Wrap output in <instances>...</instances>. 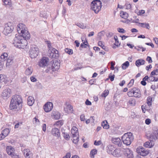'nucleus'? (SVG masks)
Instances as JSON below:
<instances>
[{
  "mask_svg": "<svg viewBox=\"0 0 158 158\" xmlns=\"http://www.w3.org/2000/svg\"><path fill=\"white\" fill-rule=\"evenodd\" d=\"M22 102V99L20 96L18 95L13 96L10 105V109L11 110L17 109L21 106Z\"/></svg>",
  "mask_w": 158,
  "mask_h": 158,
  "instance_id": "obj_1",
  "label": "nucleus"
},
{
  "mask_svg": "<svg viewBox=\"0 0 158 158\" xmlns=\"http://www.w3.org/2000/svg\"><path fill=\"white\" fill-rule=\"evenodd\" d=\"M17 31L19 34H22L23 38L26 39H29L30 35L25 25L23 23H20L17 26Z\"/></svg>",
  "mask_w": 158,
  "mask_h": 158,
  "instance_id": "obj_2",
  "label": "nucleus"
},
{
  "mask_svg": "<svg viewBox=\"0 0 158 158\" xmlns=\"http://www.w3.org/2000/svg\"><path fill=\"white\" fill-rule=\"evenodd\" d=\"M121 139L123 143L127 146H128L133 141L134 138L132 134L129 132L124 134L122 137Z\"/></svg>",
  "mask_w": 158,
  "mask_h": 158,
  "instance_id": "obj_3",
  "label": "nucleus"
},
{
  "mask_svg": "<svg viewBox=\"0 0 158 158\" xmlns=\"http://www.w3.org/2000/svg\"><path fill=\"white\" fill-rule=\"evenodd\" d=\"M102 2L99 0H94L91 4V9L95 13H98L101 10Z\"/></svg>",
  "mask_w": 158,
  "mask_h": 158,
  "instance_id": "obj_4",
  "label": "nucleus"
},
{
  "mask_svg": "<svg viewBox=\"0 0 158 158\" xmlns=\"http://www.w3.org/2000/svg\"><path fill=\"white\" fill-rule=\"evenodd\" d=\"M127 95L130 97L139 98L141 96V92L138 88H133L129 90L127 92Z\"/></svg>",
  "mask_w": 158,
  "mask_h": 158,
  "instance_id": "obj_5",
  "label": "nucleus"
},
{
  "mask_svg": "<svg viewBox=\"0 0 158 158\" xmlns=\"http://www.w3.org/2000/svg\"><path fill=\"white\" fill-rule=\"evenodd\" d=\"M39 49L35 45H31L29 51V55L31 58L36 57L39 53Z\"/></svg>",
  "mask_w": 158,
  "mask_h": 158,
  "instance_id": "obj_6",
  "label": "nucleus"
},
{
  "mask_svg": "<svg viewBox=\"0 0 158 158\" xmlns=\"http://www.w3.org/2000/svg\"><path fill=\"white\" fill-rule=\"evenodd\" d=\"M14 27L12 23L10 22L5 24L3 33L4 34L7 35L11 33L13 31Z\"/></svg>",
  "mask_w": 158,
  "mask_h": 158,
  "instance_id": "obj_7",
  "label": "nucleus"
},
{
  "mask_svg": "<svg viewBox=\"0 0 158 158\" xmlns=\"http://www.w3.org/2000/svg\"><path fill=\"white\" fill-rule=\"evenodd\" d=\"M137 153L142 156H145L149 153V151L142 147H139L136 149Z\"/></svg>",
  "mask_w": 158,
  "mask_h": 158,
  "instance_id": "obj_8",
  "label": "nucleus"
},
{
  "mask_svg": "<svg viewBox=\"0 0 158 158\" xmlns=\"http://www.w3.org/2000/svg\"><path fill=\"white\" fill-rule=\"evenodd\" d=\"M11 95V91L9 88L6 89L3 91L1 94V97L4 99H7L9 98Z\"/></svg>",
  "mask_w": 158,
  "mask_h": 158,
  "instance_id": "obj_9",
  "label": "nucleus"
},
{
  "mask_svg": "<svg viewBox=\"0 0 158 158\" xmlns=\"http://www.w3.org/2000/svg\"><path fill=\"white\" fill-rule=\"evenodd\" d=\"M48 62L49 59L48 58L44 57L40 60L38 64L40 67H44L48 66Z\"/></svg>",
  "mask_w": 158,
  "mask_h": 158,
  "instance_id": "obj_10",
  "label": "nucleus"
},
{
  "mask_svg": "<svg viewBox=\"0 0 158 158\" xmlns=\"http://www.w3.org/2000/svg\"><path fill=\"white\" fill-rule=\"evenodd\" d=\"M53 107V104L51 102H48L44 106V110L46 112H48L51 111Z\"/></svg>",
  "mask_w": 158,
  "mask_h": 158,
  "instance_id": "obj_11",
  "label": "nucleus"
},
{
  "mask_svg": "<svg viewBox=\"0 0 158 158\" xmlns=\"http://www.w3.org/2000/svg\"><path fill=\"white\" fill-rule=\"evenodd\" d=\"M65 106L64 107V110L65 113L69 114L73 112V107L71 105L68 103L67 102L65 103L64 104Z\"/></svg>",
  "mask_w": 158,
  "mask_h": 158,
  "instance_id": "obj_12",
  "label": "nucleus"
},
{
  "mask_svg": "<svg viewBox=\"0 0 158 158\" xmlns=\"http://www.w3.org/2000/svg\"><path fill=\"white\" fill-rule=\"evenodd\" d=\"M23 36L19 35H18L16 36V35L15 37L14 38V39L12 41L13 44L17 48V45L19 44V43L22 40V37Z\"/></svg>",
  "mask_w": 158,
  "mask_h": 158,
  "instance_id": "obj_13",
  "label": "nucleus"
},
{
  "mask_svg": "<svg viewBox=\"0 0 158 158\" xmlns=\"http://www.w3.org/2000/svg\"><path fill=\"white\" fill-rule=\"evenodd\" d=\"M24 39H22L19 43V44L17 45V48H19L24 49L26 48L27 46V40L29 39H26L23 38Z\"/></svg>",
  "mask_w": 158,
  "mask_h": 158,
  "instance_id": "obj_14",
  "label": "nucleus"
},
{
  "mask_svg": "<svg viewBox=\"0 0 158 158\" xmlns=\"http://www.w3.org/2000/svg\"><path fill=\"white\" fill-rule=\"evenodd\" d=\"M124 154L127 158H133L134 156L132 152L129 148L125 150Z\"/></svg>",
  "mask_w": 158,
  "mask_h": 158,
  "instance_id": "obj_15",
  "label": "nucleus"
},
{
  "mask_svg": "<svg viewBox=\"0 0 158 158\" xmlns=\"http://www.w3.org/2000/svg\"><path fill=\"white\" fill-rule=\"evenodd\" d=\"M23 154L26 158H33L32 154L29 149H25Z\"/></svg>",
  "mask_w": 158,
  "mask_h": 158,
  "instance_id": "obj_16",
  "label": "nucleus"
},
{
  "mask_svg": "<svg viewBox=\"0 0 158 158\" xmlns=\"http://www.w3.org/2000/svg\"><path fill=\"white\" fill-rule=\"evenodd\" d=\"M112 141L113 143L118 145L119 147L121 146L122 144L121 139L119 137L112 138Z\"/></svg>",
  "mask_w": 158,
  "mask_h": 158,
  "instance_id": "obj_17",
  "label": "nucleus"
},
{
  "mask_svg": "<svg viewBox=\"0 0 158 158\" xmlns=\"http://www.w3.org/2000/svg\"><path fill=\"white\" fill-rule=\"evenodd\" d=\"M6 151L8 155L10 156L15 153V149L11 146H7L6 148Z\"/></svg>",
  "mask_w": 158,
  "mask_h": 158,
  "instance_id": "obj_18",
  "label": "nucleus"
},
{
  "mask_svg": "<svg viewBox=\"0 0 158 158\" xmlns=\"http://www.w3.org/2000/svg\"><path fill=\"white\" fill-rule=\"evenodd\" d=\"M150 139L151 140H155L158 139V131H154L150 135Z\"/></svg>",
  "mask_w": 158,
  "mask_h": 158,
  "instance_id": "obj_19",
  "label": "nucleus"
},
{
  "mask_svg": "<svg viewBox=\"0 0 158 158\" xmlns=\"http://www.w3.org/2000/svg\"><path fill=\"white\" fill-rule=\"evenodd\" d=\"M51 133L54 136L57 137H59L60 136L59 131L58 128H56L52 129L51 131Z\"/></svg>",
  "mask_w": 158,
  "mask_h": 158,
  "instance_id": "obj_20",
  "label": "nucleus"
},
{
  "mask_svg": "<svg viewBox=\"0 0 158 158\" xmlns=\"http://www.w3.org/2000/svg\"><path fill=\"white\" fill-rule=\"evenodd\" d=\"M154 144L153 140H151L150 141L145 142L144 144V146L146 148H151L153 147Z\"/></svg>",
  "mask_w": 158,
  "mask_h": 158,
  "instance_id": "obj_21",
  "label": "nucleus"
},
{
  "mask_svg": "<svg viewBox=\"0 0 158 158\" xmlns=\"http://www.w3.org/2000/svg\"><path fill=\"white\" fill-rule=\"evenodd\" d=\"M71 133L73 136L79 135L78 132V129L76 127L73 126L71 130Z\"/></svg>",
  "mask_w": 158,
  "mask_h": 158,
  "instance_id": "obj_22",
  "label": "nucleus"
},
{
  "mask_svg": "<svg viewBox=\"0 0 158 158\" xmlns=\"http://www.w3.org/2000/svg\"><path fill=\"white\" fill-rule=\"evenodd\" d=\"M138 26L141 27L145 28L148 29H149L150 28L149 24L148 23H139Z\"/></svg>",
  "mask_w": 158,
  "mask_h": 158,
  "instance_id": "obj_23",
  "label": "nucleus"
},
{
  "mask_svg": "<svg viewBox=\"0 0 158 158\" xmlns=\"http://www.w3.org/2000/svg\"><path fill=\"white\" fill-rule=\"evenodd\" d=\"M52 116L56 119H59L60 116V114L59 112L54 111L52 112Z\"/></svg>",
  "mask_w": 158,
  "mask_h": 158,
  "instance_id": "obj_24",
  "label": "nucleus"
},
{
  "mask_svg": "<svg viewBox=\"0 0 158 158\" xmlns=\"http://www.w3.org/2000/svg\"><path fill=\"white\" fill-rule=\"evenodd\" d=\"M144 60L142 59H141L136 60L135 62V64L136 66L139 67L141 65L144 64Z\"/></svg>",
  "mask_w": 158,
  "mask_h": 158,
  "instance_id": "obj_25",
  "label": "nucleus"
},
{
  "mask_svg": "<svg viewBox=\"0 0 158 158\" xmlns=\"http://www.w3.org/2000/svg\"><path fill=\"white\" fill-rule=\"evenodd\" d=\"M27 101L28 104L29 106H32L34 102V99L33 97L31 96L28 97Z\"/></svg>",
  "mask_w": 158,
  "mask_h": 158,
  "instance_id": "obj_26",
  "label": "nucleus"
},
{
  "mask_svg": "<svg viewBox=\"0 0 158 158\" xmlns=\"http://www.w3.org/2000/svg\"><path fill=\"white\" fill-rule=\"evenodd\" d=\"M115 148L114 146L109 145L107 146V152L110 154H112Z\"/></svg>",
  "mask_w": 158,
  "mask_h": 158,
  "instance_id": "obj_27",
  "label": "nucleus"
},
{
  "mask_svg": "<svg viewBox=\"0 0 158 158\" xmlns=\"http://www.w3.org/2000/svg\"><path fill=\"white\" fill-rule=\"evenodd\" d=\"M60 64L58 61H55L53 62L52 64L53 69H54L55 70H57L59 68Z\"/></svg>",
  "mask_w": 158,
  "mask_h": 158,
  "instance_id": "obj_28",
  "label": "nucleus"
},
{
  "mask_svg": "<svg viewBox=\"0 0 158 158\" xmlns=\"http://www.w3.org/2000/svg\"><path fill=\"white\" fill-rule=\"evenodd\" d=\"M102 126L103 128L108 129L109 127V125L108 124V123L106 120L103 121L102 123Z\"/></svg>",
  "mask_w": 158,
  "mask_h": 158,
  "instance_id": "obj_29",
  "label": "nucleus"
},
{
  "mask_svg": "<svg viewBox=\"0 0 158 158\" xmlns=\"http://www.w3.org/2000/svg\"><path fill=\"white\" fill-rule=\"evenodd\" d=\"M33 72V69L31 67H29L25 71V73L28 75H30Z\"/></svg>",
  "mask_w": 158,
  "mask_h": 158,
  "instance_id": "obj_30",
  "label": "nucleus"
},
{
  "mask_svg": "<svg viewBox=\"0 0 158 158\" xmlns=\"http://www.w3.org/2000/svg\"><path fill=\"white\" fill-rule=\"evenodd\" d=\"M120 16L122 18L126 19L128 17V15L127 13L125 12L122 11L120 13Z\"/></svg>",
  "mask_w": 158,
  "mask_h": 158,
  "instance_id": "obj_31",
  "label": "nucleus"
},
{
  "mask_svg": "<svg viewBox=\"0 0 158 158\" xmlns=\"http://www.w3.org/2000/svg\"><path fill=\"white\" fill-rule=\"evenodd\" d=\"M10 130L8 128H6L2 131V134L6 137L10 133Z\"/></svg>",
  "mask_w": 158,
  "mask_h": 158,
  "instance_id": "obj_32",
  "label": "nucleus"
},
{
  "mask_svg": "<svg viewBox=\"0 0 158 158\" xmlns=\"http://www.w3.org/2000/svg\"><path fill=\"white\" fill-rule=\"evenodd\" d=\"M52 51H52H49V52H51V53H50V56H51V57H55L56 56L55 55V54H56L58 53V51L56 50L55 49L53 48L52 49Z\"/></svg>",
  "mask_w": 158,
  "mask_h": 158,
  "instance_id": "obj_33",
  "label": "nucleus"
},
{
  "mask_svg": "<svg viewBox=\"0 0 158 158\" xmlns=\"http://www.w3.org/2000/svg\"><path fill=\"white\" fill-rule=\"evenodd\" d=\"M129 65V63L128 61H127L122 65V69H125Z\"/></svg>",
  "mask_w": 158,
  "mask_h": 158,
  "instance_id": "obj_34",
  "label": "nucleus"
},
{
  "mask_svg": "<svg viewBox=\"0 0 158 158\" xmlns=\"http://www.w3.org/2000/svg\"><path fill=\"white\" fill-rule=\"evenodd\" d=\"M8 54L6 53H4L2 55L0 56L1 59L2 60V61H5L7 59Z\"/></svg>",
  "mask_w": 158,
  "mask_h": 158,
  "instance_id": "obj_35",
  "label": "nucleus"
},
{
  "mask_svg": "<svg viewBox=\"0 0 158 158\" xmlns=\"http://www.w3.org/2000/svg\"><path fill=\"white\" fill-rule=\"evenodd\" d=\"M97 151L96 149L92 150L90 153V156L91 158H94V155L97 153Z\"/></svg>",
  "mask_w": 158,
  "mask_h": 158,
  "instance_id": "obj_36",
  "label": "nucleus"
},
{
  "mask_svg": "<svg viewBox=\"0 0 158 158\" xmlns=\"http://www.w3.org/2000/svg\"><path fill=\"white\" fill-rule=\"evenodd\" d=\"M72 137L73 138V142L75 144H77L78 143L79 140V135L77 136H73Z\"/></svg>",
  "mask_w": 158,
  "mask_h": 158,
  "instance_id": "obj_37",
  "label": "nucleus"
},
{
  "mask_svg": "<svg viewBox=\"0 0 158 158\" xmlns=\"http://www.w3.org/2000/svg\"><path fill=\"white\" fill-rule=\"evenodd\" d=\"M118 150L116 149H115L111 154L114 156L118 157L119 156V154L118 152Z\"/></svg>",
  "mask_w": 158,
  "mask_h": 158,
  "instance_id": "obj_38",
  "label": "nucleus"
},
{
  "mask_svg": "<svg viewBox=\"0 0 158 158\" xmlns=\"http://www.w3.org/2000/svg\"><path fill=\"white\" fill-rule=\"evenodd\" d=\"M6 76L4 75L0 74V83L4 82L5 80Z\"/></svg>",
  "mask_w": 158,
  "mask_h": 158,
  "instance_id": "obj_39",
  "label": "nucleus"
},
{
  "mask_svg": "<svg viewBox=\"0 0 158 158\" xmlns=\"http://www.w3.org/2000/svg\"><path fill=\"white\" fill-rule=\"evenodd\" d=\"M63 124V122L62 120H59L56 122L54 125L56 126H62Z\"/></svg>",
  "mask_w": 158,
  "mask_h": 158,
  "instance_id": "obj_40",
  "label": "nucleus"
},
{
  "mask_svg": "<svg viewBox=\"0 0 158 158\" xmlns=\"http://www.w3.org/2000/svg\"><path fill=\"white\" fill-rule=\"evenodd\" d=\"M65 51L69 55H72L73 54V51L72 49L66 48L65 49Z\"/></svg>",
  "mask_w": 158,
  "mask_h": 158,
  "instance_id": "obj_41",
  "label": "nucleus"
},
{
  "mask_svg": "<svg viewBox=\"0 0 158 158\" xmlns=\"http://www.w3.org/2000/svg\"><path fill=\"white\" fill-rule=\"evenodd\" d=\"M33 123L35 125H39L40 124V121L36 117L34 118L33 120Z\"/></svg>",
  "mask_w": 158,
  "mask_h": 158,
  "instance_id": "obj_42",
  "label": "nucleus"
},
{
  "mask_svg": "<svg viewBox=\"0 0 158 158\" xmlns=\"http://www.w3.org/2000/svg\"><path fill=\"white\" fill-rule=\"evenodd\" d=\"M152 101V98L149 97H148L147 99V102L148 106H150L151 105V102Z\"/></svg>",
  "mask_w": 158,
  "mask_h": 158,
  "instance_id": "obj_43",
  "label": "nucleus"
},
{
  "mask_svg": "<svg viewBox=\"0 0 158 158\" xmlns=\"http://www.w3.org/2000/svg\"><path fill=\"white\" fill-rule=\"evenodd\" d=\"M63 134V137L64 138L67 140H68L69 139L70 136L67 133H64Z\"/></svg>",
  "mask_w": 158,
  "mask_h": 158,
  "instance_id": "obj_44",
  "label": "nucleus"
},
{
  "mask_svg": "<svg viewBox=\"0 0 158 158\" xmlns=\"http://www.w3.org/2000/svg\"><path fill=\"white\" fill-rule=\"evenodd\" d=\"M114 38L115 42L114 44L118 47L120 45V44H119V41L118 40L117 37L116 36V37H114Z\"/></svg>",
  "mask_w": 158,
  "mask_h": 158,
  "instance_id": "obj_45",
  "label": "nucleus"
},
{
  "mask_svg": "<svg viewBox=\"0 0 158 158\" xmlns=\"http://www.w3.org/2000/svg\"><path fill=\"white\" fill-rule=\"evenodd\" d=\"M109 91L108 90H105L102 94V96L104 97H106L109 94Z\"/></svg>",
  "mask_w": 158,
  "mask_h": 158,
  "instance_id": "obj_46",
  "label": "nucleus"
},
{
  "mask_svg": "<svg viewBox=\"0 0 158 158\" xmlns=\"http://www.w3.org/2000/svg\"><path fill=\"white\" fill-rule=\"evenodd\" d=\"M158 74V69H156V70L153 71L151 73L150 75L153 76L154 75H157Z\"/></svg>",
  "mask_w": 158,
  "mask_h": 158,
  "instance_id": "obj_47",
  "label": "nucleus"
},
{
  "mask_svg": "<svg viewBox=\"0 0 158 158\" xmlns=\"http://www.w3.org/2000/svg\"><path fill=\"white\" fill-rule=\"evenodd\" d=\"M76 25L82 29L84 28L85 27L82 23H77L76 24Z\"/></svg>",
  "mask_w": 158,
  "mask_h": 158,
  "instance_id": "obj_48",
  "label": "nucleus"
},
{
  "mask_svg": "<svg viewBox=\"0 0 158 158\" xmlns=\"http://www.w3.org/2000/svg\"><path fill=\"white\" fill-rule=\"evenodd\" d=\"M13 60L11 58H9L7 60V63H6V65H9L10 64V63H11L12 62Z\"/></svg>",
  "mask_w": 158,
  "mask_h": 158,
  "instance_id": "obj_49",
  "label": "nucleus"
},
{
  "mask_svg": "<svg viewBox=\"0 0 158 158\" xmlns=\"http://www.w3.org/2000/svg\"><path fill=\"white\" fill-rule=\"evenodd\" d=\"M102 143V142L101 140H99L98 141L95 140L94 142V144L95 145L98 146L101 145Z\"/></svg>",
  "mask_w": 158,
  "mask_h": 158,
  "instance_id": "obj_50",
  "label": "nucleus"
},
{
  "mask_svg": "<svg viewBox=\"0 0 158 158\" xmlns=\"http://www.w3.org/2000/svg\"><path fill=\"white\" fill-rule=\"evenodd\" d=\"M94 116H91L90 118V119H88L85 121L86 123L87 124L89 123L90 122V120L92 118V122H94Z\"/></svg>",
  "mask_w": 158,
  "mask_h": 158,
  "instance_id": "obj_51",
  "label": "nucleus"
},
{
  "mask_svg": "<svg viewBox=\"0 0 158 158\" xmlns=\"http://www.w3.org/2000/svg\"><path fill=\"white\" fill-rule=\"evenodd\" d=\"M117 31L119 32L122 33H124L126 32V31L123 28H118Z\"/></svg>",
  "mask_w": 158,
  "mask_h": 158,
  "instance_id": "obj_52",
  "label": "nucleus"
},
{
  "mask_svg": "<svg viewBox=\"0 0 158 158\" xmlns=\"http://www.w3.org/2000/svg\"><path fill=\"white\" fill-rule=\"evenodd\" d=\"M124 7L127 9H129L131 8V6L130 4L126 3L124 5Z\"/></svg>",
  "mask_w": 158,
  "mask_h": 158,
  "instance_id": "obj_53",
  "label": "nucleus"
},
{
  "mask_svg": "<svg viewBox=\"0 0 158 158\" xmlns=\"http://www.w3.org/2000/svg\"><path fill=\"white\" fill-rule=\"evenodd\" d=\"M134 82V80L133 79H131L130 82L128 84V86L129 87H131L133 85Z\"/></svg>",
  "mask_w": 158,
  "mask_h": 158,
  "instance_id": "obj_54",
  "label": "nucleus"
},
{
  "mask_svg": "<svg viewBox=\"0 0 158 158\" xmlns=\"http://www.w3.org/2000/svg\"><path fill=\"white\" fill-rule=\"evenodd\" d=\"M3 0L4 3L6 5H9L10 4V0Z\"/></svg>",
  "mask_w": 158,
  "mask_h": 158,
  "instance_id": "obj_55",
  "label": "nucleus"
},
{
  "mask_svg": "<svg viewBox=\"0 0 158 158\" xmlns=\"http://www.w3.org/2000/svg\"><path fill=\"white\" fill-rule=\"evenodd\" d=\"M111 64V67L110 69L111 70H113L114 69V66L115 65V62H114L112 61L110 62Z\"/></svg>",
  "mask_w": 158,
  "mask_h": 158,
  "instance_id": "obj_56",
  "label": "nucleus"
},
{
  "mask_svg": "<svg viewBox=\"0 0 158 158\" xmlns=\"http://www.w3.org/2000/svg\"><path fill=\"white\" fill-rule=\"evenodd\" d=\"M146 60L148 61L149 63H151L152 62V61L151 57L148 56L146 58Z\"/></svg>",
  "mask_w": 158,
  "mask_h": 158,
  "instance_id": "obj_57",
  "label": "nucleus"
},
{
  "mask_svg": "<svg viewBox=\"0 0 158 158\" xmlns=\"http://www.w3.org/2000/svg\"><path fill=\"white\" fill-rule=\"evenodd\" d=\"M86 41L85 42V41L84 42H83V44H81V45H80V46L81 47H82V48H83V47H84V48H86V46L87 45V44H85V42L86 43H87V41L86 40Z\"/></svg>",
  "mask_w": 158,
  "mask_h": 158,
  "instance_id": "obj_58",
  "label": "nucleus"
},
{
  "mask_svg": "<svg viewBox=\"0 0 158 158\" xmlns=\"http://www.w3.org/2000/svg\"><path fill=\"white\" fill-rule=\"evenodd\" d=\"M114 77L115 75L114 74L112 76H110V74L109 75V77L111 81H114Z\"/></svg>",
  "mask_w": 158,
  "mask_h": 158,
  "instance_id": "obj_59",
  "label": "nucleus"
},
{
  "mask_svg": "<svg viewBox=\"0 0 158 158\" xmlns=\"http://www.w3.org/2000/svg\"><path fill=\"white\" fill-rule=\"evenodd\" d=\"M134 102L135 101L132 100H130L128 101V103L130 104L131 106H134Z\"/></svg>",
  "mask_w": 158,
  "mask_h": 158,
  "instance_id": "obj_60",
  "label": "nucleus"
},
{
  "mask_svg": "<svg viewBox=\"0 0 158 158\" xmlns=\"http://www.w3.org/2000/svg\"><path fill=\"white\" fill-rule=\"evenodd\" d=\"M151 122V120L149 118H147L146 119L145 121V123L147 125H149V124H150Z\"/></svg>",
  "mask_w": 158,
  "mask_h": 158,
  "instance_id": "obj_61",
  "label": "nucleus"
},
{
  "mask_svg": "<svg viewBox=\"0 0 158 158\" xmlns=\"http://www.w3.org/2000/svg\"><path fill=\"white\" fill-rule=\"evenodd\" d=\"M155 79V77L150 75V76L149 77L148 81H154V80Z\"/></svg>",
  "mask_w": 158,
  "mask_h": 158,
  "instance_id": "obj_62",
  "label": "nucleus"
},
{
  "mask_svg": "<svg viewBox=\"0 0 158 158\" xmlns=\"http://www.w3.org/2000/svg\"><path fill=\"white\" fill-rule=\"evenodd\" d=\"M13 158H20L18 155L15 154V153L12 155L11 156Z\"/></svg>",
  "mask_w": 158,
  "mask_h": 158,
  "instance_id": "obj_63",
  "label": "nucleus"
},
{
  "mask_svg": "<svg viewBox=\"0 0 158 158\" xmlns=\"http://www.w3.org/2000/svg\"><path fill=\"white\" fill-rule=\"evenodd\" d=\"M71 157V154L70 153H67L65 156L63 158H70Z\"/></svg>",
  "mask_w": 158,
  "mask_h": 158,
  "instance_id": "obj_64",
  "label": "nucleus"
}]
</instances>
